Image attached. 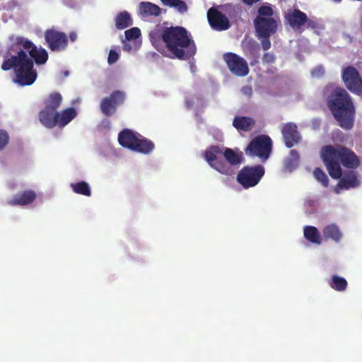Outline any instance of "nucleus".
Segmentation results:
<instances>
[{
	"label": "nucleus",
	"instance_id": "f257e3e1",
	"mask_svg": "<svg viewBox=\"0 0 362 362\" xmlns=\"http://www.w3.org/2000/svg\"><path fill=\"white\" fill-rule=\"evenodd\" d=\"M150 40L153 47L160 52L163 42L174 58L188 60L197 52V47L190 34L182 26L160 27L151 31Z\"/></svg>",
	"mask_w": 362,
	"mask_h": 362
},
{
	"label": "nucleus",
	"instance_id": "f03ea898",
	"mask_svg": "<svg viewBox=\"0 0 362 362\" xmlns=\"http://www.w3.org/2000/svg\"><path fill=\"white\" fill-rule=\"evenodd\" d=\"M327 106L339 125L346 130L354 124L356 110L352 98L341 87H326L324 90Z\"/></svg>",
	"mask_w": 362,
	"mask_h": 362
},
{
	"label": "nucleus",
	"instance_id": "7ed1b4c3",
	"mask_svg": "<svg viewBox=\"0 0 362 362\" xmlns=\"http://www.w3.org/2000/svg\"><path fill=\"white\" fill-rule=\"evenodd\" d=\"M320 156L329 175L334 179H339L342 175L340 164L348 168H356L360 164L356 153L343 146H325L321 149Z\"/></svg>",
	"mask_w": 362,
	"mask_h": 362
},
{
	"label": "nucleus",
	"instance_id": "20e7f679",
	"mask_svg": "<svg viewBox=\"0 0 362 362\" xmlns=\"http://www.w3.org/2000/svg\"><path fill=\"white\" fill-rule=\"evenodd\" d=\"M204 159L218 173L230 176L235 174V166L242 163L243 156L241 151L213 145L204 151Z\"/></svg>",
	"mask_w": 362,
	"mask_h": 362
},
{
	"label": "nucleus",
	"instance_id": "39448f33",
	"mask_svg": "<svg viewBox=\"0 0 362 362\" xmlns=\"http://www.w3.org/2000/svg\"><path fill=\"white\" fill-rule=\"evenodd\" d=\"M62 101V95L58 92L50 93L43 99V107L38 113V118L46 128L63 129L68 124V107L59 110Z\"/></svg>",
	"mask_w": 362,
	"mask_h": 362
},
{
	"label": "nucleus",
	"instance_id": "423d86ee",
	"mask_svg": "<svg viewBox=\"0 0 362 362\" xmlns=\"http://www.w3.org/2000/svg\"><path fill=\"white\" fill-rule=\"evenodd\" d=\"M14 69L13 81L21 86L32 85L37 78V71L34 69L33 61L29 58L26 52L20 49L17 55L5 59L1 64L4 71Z\"/></svg>",
	"mask_w": 362,
	"mask_h": 362
},
{
	"label": "nucleus",
	"instance_id": "0eeeda50",
	"mask_svg": "<svg viewBox=\"0 0 362 362\" xmlns=\"http://www.w3.org/2000/svg\"><path fill=\"white\" fill-rule=\"evenodd\" d=\"M254 25L258 38L262 39L261 45L263 50L267 51L271 47L270 37L277 31V21L274 18L257 16Z\"/></svg>",
	"mask_w": 362,
	"mask_h": 362
},
{
	"label": "nucleus",
	"instance_id": "6e6552de",
	"mask_svg": "<svg viewBox=\"0 0 362 362\" xmlns=\"http://www.w3.org/2000/svg\"><path fill=\"white\" fill-rule=\"evenodd\" d=\"M272 148L271 138L264 134L253 138L245 149V153L249 156H258L263 160L269 158Z\"/></svg>",
	"mask_w": 362,
	"mask_h": 362
},
{
	"label": "nucleus",
	"instance_id": "1a4fd4ad",
	"mask_svg": "<svg viewBox=\"0 0 362 362\" xmlns=\"http://www.w3.org/2000/svg\"><path fill=\"white\" fill-rule=\"evenodd\" d=\"M265 173L261 165L244 166L238 173L237 181L245 189L256 186Z\"/></svg>",
	"mask_w": 362,
	"mask_h": 362
},
{
	"label": "nucleus",
	"instance_id": "9d476101",
	"mask_svg": "<svg viewBox=\"0 0 362 362\" xmlns=\"http://www.w3.org/2000/svg\"><path fill=\"white\" fill-rule=\"evenodd\" d=\"M21 46V49L29 53L30 58L38 65L46 63L48 59L47 52L43 48L37 47L30 40L25 39L23 37H17L15 40L13 46Z\"/></svg>",
	"mask_w": 362,
	"mask_h": 362
},
{
	"label": "nucleus",
	"instance_id": "9b49d317",
	"mask_svg": "<svg viewBox=\"0 0 362 362\" xmlns=\"http://www.w3.org/2000/svg\"><path fill=\"white\" fill-rule=\"evenodd\" d=\"M341 78L349 90L355 94H362V78L355 67H345L342 71Z\"/></svg>",
	"mask_w": 362,
	"mask_h": 362
},
{
	"label": "nucleus",
	"instance_id": "f8f14e48",
	"mask_svg": "<svg viewBox=\"0 0 362 362\" xmlns=\"http://www.w3.org/2000/svg\"><path fill=\"white\" fill-rule=\"evenodd\" d=\"M223 59L230 71L237 76H245L249 73V67L246 60L233 52L223 54Z\"/></svg>",
	"mask_w": 362,
	"mask_h": 362
},
{
	"label": "nucleus",
	"instance_id": "ddd939ff",
	"mask_svg": "<svg viewBox=\"0 0 362 362\" xmlns=\"http://www.w3.org/2000/svg\"><path fill=\"white\" fill-rule=\"evenodd\" d=\"M207 20L210 27L216 31H223L230 28L228 18L215 7L207 11Z\"/></svg>",
	"mask_w": 362,
	"mask_h": 362
},
{
	"label": "nucleus",
	"instance_id": "4468645a",
	"mask_svg": "<svg viewBox=\"0 0 362 362\" xmlns=\"http://www.w3.org/2000/svg\"><path fill=\"white\" fill-rule=\"evenodd\" d=\"M125 97V93L123 91H113L110 97L103 99L100 103L102 112L107 117L111 116L115 112L117 106L123 104Z\"/></svg>",
	"mask_w": 362,
	"mask_h": 362
},
{
	"label": "nucleus",
	"instance_id": "2eb2a0df",
	"mask_svg": "<svg viewBox=\"0 0 362 362\" xmlns=\"http://www.w3.org/2000/svg\"><path fill=\"white\" fill-rule=\"evenodd\" d=\"M45 38L49 48L52 51L65 48L66 35L64 33L59 32L54 29H49L45 33Z\"/></svg>",
	"mask_w": 362,
	"mask_h": 362
},
{
	"label": "nucleus",
	"instance_id": "dca6fc26",
	"mask_svg": "<svg viewBox=\"0 0 362 362\" xmlns=\"http://www.w3.org/2000/svg\"><path fill=\"white\" fill-rule=\"evenodd\" d=\"M281 134L285 145L291 148L301 140V136L298 131V127L295 123L288 122L281 129Z\"/></svg>",
	"mask_w": 362,
	"mask_h": 362
},
{
	"label": "nucleus",
	"instance_id": "f3484780",
	"mask_svg": "<svg viewBox=\"0 0 362 362\" xmlns=\"http://www.w3.org/2000/svg\"><path fill=\"white\" fill-rule=\"evenodd\" d=\"M285 21L293 29H300L308 21L306 13L298 8L289 9L284 16Z\"/></svg>",
	"mask_w": 362,
	"mask_h": 362
},
{
	"label": "nucleus",
	"instance_id": "a211bd4d",
	"mask_svg": "<svg viewBox=\"0 0 362 362\" xmlns=\"http://www.w3.org/2000/svg\"><path fill=\"white\" fill-rule=\"evenodd\" d=\"M37 195L35 191L25 190L16 194L13 198L9 201L8 204L12 206H25L32 204L36 199Z\"/></svg>",
	"mask_w": 362,
	"mask_h": 362
},
{
	"label": "nucleus",
	"instance_id": "6ab92c4d",
	"mask_svg": "<svg viewBox=\"0 0 362 362\" xmlns=\"http://www.w3.org/2000/svg\"><path fill=\"white\" fill-rule=\"evenodd\" d=\"M139 135V133L134 132L131 129H123L118 135L119 144L122 146L132 151Z\"/></svg>",
	"mask_w": 362,
	"mask_h": 362
},
{
	"label": "nucleus",
	"instance_id": "aec40b11",
	"mask_svg": "<svg viewBox=\"0 0 362 362\" xmlns=\"http://www.w3.org/2000/svg\"><path fill=\"white\" fill-rule=\"evenodd\" d=\"M358 185L359 180L357 178L356 173L354 171H349L346 173L341 178L340 181L337 185L335 191L337 193H339V189H349L350 188L356 187Z\"/></svg>",
	"mask_w": 362,
	"mask_h": 362
},
{
	"label": "nucleus",
	"instance_id": "412c9836",
	"mask_svg": "<svg viewBox=\"0 0 362 362\" xmlns=\"http://www.w3.org/2000/svg\"><path fill=\"white\" fill-rule=\"evenodd\" d=\"M155 145L153 141L139 134L132 151L143 154H148L153 151Z\"/></svg>",
	"mask_w": 362,
	"mask_h": 362
},
{
	"label": "nucleus",
	"instance_id": "4be33fe9",
	"mask_svg": "<svg viewBox=\"0 0 362 362\" xmlns=\"http://www.w3.org/2000/svg\"><path fill=\"white\" fill-rule=\"evenodd\" d=\"M255 124V121L253 118L246 116L235 117L233 121V126L237 130L243 132H249Z\"/></svg>",
	"mask_w": 362,
	"mask_h": 362
},
{
	"label": "nucleus",
	"instance_id": "5701e85b",
	"mask_svg": "<svg viewBox=\"0 0 362 362\" xmlns=\"http://www.w3.org/2000/svg\"><path fill=\"white\" fill-rule=\"evenodd\" d=\"M115 23L118 30H124L133 25V20L128 11H123L117 14Z\"/></svg>",
	"mask_w": 362,
	"mask_h": 362
},
{
	"label": "nucleus",
	"instance_id": "b1692460",
	"mask_svg": "<svg viewBox=\"0 0 362 362\" xmlns=\"http://www.w3.org/2000/svg\"><path fill=\"white\" fill-rule=\"evenodd\" d=\"M139 11L142 16H158L160 13V8L151 2H141L139 4Z\"/></svg>",
	"mask_w": 362,
	"mask_h": 362
},
{
	"label": "nucleus",
	"instance_id": "393cba45",
	"mask_svg": "<svg viewBox=\"0 0 362 362\" xmlns=\"http://www.w3.org/2000/svg\"><path fill=\"white\" fill-rule=\"evenodd\" d=\"M304 237L312 243L320 244L321 237L317 228L315 226H307L303 229Z\"/></svg>",
	"mask_w": 362,
	"mask_h": 362
},
{
	"label": "nucleus",
	"instance_id": "a878e982",
	"mask_svg": "<svg viewBox=\"0 0 362 362\" xmlns=\"http://www.w3.org/2000/svg\"><path fill=\"white\" fill-rule=\"evenodd\" d=\"M322 233L325 239H332L335 242H339L342 236L339 228L334 224L325 227Z\"/></svg>",
	"mask_w": 362,
	"mask_h": 362
},
{
	"label": "nucleus",
	"instance_id": "bb28decb",
	"mask_svg": "<svg viewBox=\"0 0 362 362\" xmlns=\"http://www.w3.org/2000/svg\"><path fill=\"white\" fill-rule=\"evenodd\" d=\"M328 284L332 289L339 292L344 291L348 286L347 281L338 275H332Z\"/></svg>",
	"mask_w": 362,
	"mask_h": 362
},
{
	"label": "nucleus",
	"instance_id": "cd10ccee",
	"mask_svg": "<svg viewBox=\"0 0 362 362\" xmlns=\"http://www.w3.org/2000/svg\"><path fill=\"white\" fill-rule=\"evenodd\" d=\"M71 187L76 194H81L86 197L91 195V189L88 182L81 181L76 183H71Z\"/></svg>",
	"mask_w": 362,
	"mask_h": 362
},
{
	"label": "nucleus",
	"instance_id": "c85d7f7f",
	"mask_svg": "<svg viewBox=\"0 0 362 362\" xmlns=\"http://www.w3.org/2000/svg\"><path fill=\"white\" fill-rule=\"evenodd\" d=\"M163 5L173 7L178 12L184 13L187 11V4L181 0H160Z\"/></svg>",
	"mask_w": 362,
	"mask_h": 362
},
{
	"label": "nucleus",
	"instance_id": "c756f323",
	"mask_svg": "<svg viewBox=\"0 0 362 362\" xmlns=\"http://www.w3.org/2000/svg\"><path fill=\"white\" fill-rule=\"evenodd\" d=\"M315 178L320 182L322 185L327 187L329 185V179L326 173L320 168H316L313 171Z\"/></svg>",
	"mask_w": 362,
	"mask_h": 362
},
{
	"label": "nucleus",
	"instance_id": "7c9ffc66",
	"mask_svg": "<svg viewBox=\"0 0 362 362\" xmlns=\"http://www.w3.org/2000/svg\"><path fill=\"white\" fill-rule=\"evenodd\" d=\"M125 38L127 40L137 39L141 35V31L138 28H132L124 32Z\"/></svg>",
	"mask_w": 362,
	"mask_h": 362
},
{
	"label": "nucleus",
	"instance_id": "2f4dec72",
	"mask_svg": "<svg viewBox=\"0 0 362 362\" xmlns=\"http://www.w3.org/2000/svg\"><path fill=\"white\" fill-rule=\"evenodd\" d=\"M274 11L270 6H262L258 8V16L265 18H272Z\"/></svg>",
	"mask_w": 362,
	"mask_h": 362
},
{
	"label": "nucleus",
	"instance_id": "473e14b6",
	"mask_svg": "<svg viewBox=\"0 0 362 362\" xmlns=\"http://www.w3.org/2000/svg\"><path fill=\"white\" fill-rule=\"evenodd\" d=\"M9 136L8 133L1 129L0 130V151L2 150L8 143Z\"/></svg>",
	"mask_w": 362,
	"mask_h": 362
},
{
	"label": "nucleus",
	"instance_id": "72a5a7b5",
	"mask_svg": "<svg viewBox=\"0 0 362 362\" xmlns=\"http://www.w3.org/2000/svg\"><path fill=\"white\" fill-rule=\"evenodd\" d=\"M276 61V56L272 52H266L262 57L263 64H271Z\"/></svg>",
	"mask_w": 362,
	"mask_h": 362
},
{
	"label": "nucleus",
	"instance_id": "f704fd0d",
	"mask_svg": "<svg viewBox=\"0 0 362 362\" xmlns=\"http://www.w3.org/2000/svg\"><path fill=\"white\" fill-rule=\"evenodd\" d=\"M325 74V69L323 66L318 65L311 71V75L314 78H320Z\"/></svg>",
	"mask_w": 362,
	"mask_h": 362
},
{
	"label": "nucleus",
	"instance_id": "c9c22d12",
	"mask_svg": "<svg viewBox=\"0 0 362 362\" xmlns=\"http://www.w3.org/2000/svg\"><path fill=\"white\" fill-rule=\"evenodd\" d=\"M118 58H119L118 53L114 49H110L109 54H108V58H107L108 64H112L115 63L118 60Z\"/></svg>",
	"mask_w": 362,
	"mask_h": 362
},
{
	"label": "nucleus",
	"instance_id": "e433bc0d",
	"mask_svg": "<svg viewBox=\"0 0 362 362\" xmlns=\"http://www.w3.org/2000/svg\"><path fill=\"white\" fill-rule=\"evenodd\" d=\"M298 164V163H294V160H291V158H286L285 160V167L289 170H292L296 168Z\"/></svg>",
	"mask_w": 362,
	"mask_h": 362
},
{
	"label": "nucleus",
	"instance_id": "4c0bfd02",
	"mask_svg": "<svg viewBox=\"0 0 362 362\" xmlns=\"http://www.w3.org/2000/svg\"><path fill=\"white\" fill-rule=\"evenodd\" d=\"M298 164V163H294V160H291V158H286L285 160V167L289 170H292L296 168Z\"/></svg>",
	"mask_w": 362,
	"mask_h": 362
},
{
	"label": "nucleus",
	"instance_id": "58836bf2",
	"mask_svg": "<svg viewBox=\"0 0 362 362\" xmlns=\"http://www.w3.org/2000/svg\"><path fill=\"white\" fill-rule=\"evenodd\" d=\"M288 158H291V160H293L294 163H298L299 159H300V155L296 150L293 149L290 151V153H289V156Z\"/></svg>",
	"mask_w": 362,
	"mask_h": 362
},
{
	"label": "nucleus",
	"instance_id": "ea45409f",
	"mask_svg": "<svg viewBox=\"0 0 362 362\" xmlns=\"http://www.w3.org/2000/svg\"><path fill=\"white\" fill-rule=\"evenodd\" d=\"M77 115V112L74 107H69V122Z\"/></svg>",
	"mask_w": 362,
	"mask_h": 362
},
{
	"label": "nucleus",
	"instance_id": "a19ab883",
	"mask_svg": "<svg viewBox=\"0 0 362 362\" xmlns=\"http://www.w3.org/2000/svg\"><path fill=\"white\" fill-rule=\"evenodd\" d=\"M307 28H315L317 27V23L313 20H309L305 23Z\"/></svg>",
	"mask_w": 362,
	"mask_h": 362
},
{
	"label": "nucleus",
	"instance_id": "79ce46f5",
	"mask_svg": "<svg viewBox=\"0 0 362 362\" xmlns=\"http://www.w3.org/2000/svg\"><path fill=\"white\" fill-rule=\"evenodd\" d=\"M77 38V35L76 33L74 32H71L69 33V40L71 41V42H74Z\"/></svg>",
	"mask_w": 362,
	"mask_h": 362
},
{
	"label": "nucleus",
	"instance_id": "37998d69",
	"mask_svg": "<svg viewBox=\"0 0 362 362\" xmlns=\"http://www.w3.org/2000/svg\"><path fill=\"white\" fill-rule=\"evenodd\" d=\"M80 99H76V100H74L72 101V105H75L76 103H80Z\"/></svg>",
	"mask_w": 362,
	"mask_h": 362
},
{
	"label": "nucleus",
	"instance_id": "c03bdc74",
	"mask_svg": "<svg viewBox=\"0 0 362 362\" xmlns=\"http://www.w3.org/2000/svg\"><path fill=\"white\" fill-rule=\"evenodd\" d=\"M334 1L335 2H337V3H339V2H341L342 0H334Z\"/></svg>",
	"mask_w": 362,
	"mask_h": 362
},
{
	"label": "nucleus",
	"instance_id": "a18cd8bd",
	"mask_svg": "<svg viewBox=\"0 0 362 362\" xmlns=\"http://www.w3.org/2000/svg\"><path fill=\"white\" fill-rule=\"evenodd\" d=\"M64 74H65L66 76H67V75H68V71H65V72H64Z\"/></svg>",
	"mask_w": 362,
	"mask_h": 362
}]
</instances>
